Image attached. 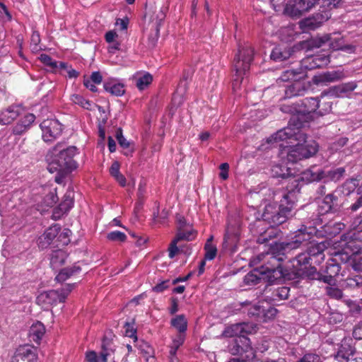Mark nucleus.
I'll return each mask as SVG.
<instances>
[{
	"mask_svg": "<svg viewBox=\"0 0 362 362\" xmlns=\"http://www.w3.org/2000/svg\"><path fill=\"white\" fill-rule=\"evenodd\" d=\"M299 193L298 183L294 182L291 188H288L281 194L280 204L269 203L264 207L262 221H257L250 225V231L254 236L257 235L255 241L259 244L269 245V249H325V241H318L312 236L313 229L307 231V227L301 228L290 239L285 241L276 240L280 230L275 226L286 221L292 216V210Z\"/></svg>",
	"mask_w": 362,
	"mask_h": 362,
	"instance_id": "obj_1",
	"label": "nucleus"
},
{
	"mask_svg": "<svg viewBox=\"0 0 362 362\" xmlns=\"http://www.w3.org/2000/svg\"><path fill=\"white\" fill-rule=\"evenodd\" d=\"M284 250H267L255 257L250 262L255 269L247 273L243 282L247 286L257 284L262 279H267L269 282L280 279L283 274L281 262L286 258Z\"/></svg>",
	"mask_w": 362,
	"mask_h": 362,
	"instance_id": "obj_2",
	"label": "nucleus"
},
{
	"mask_svg": "<svg viewBox=\"0 0 362 362\" xmlns=\"http://www.w3.org/2000/svg\"><path fill=\"white\" fill-rule=\"evenodd\" d=\"M339 208L338 197L333 193L328 194L319 204L317 214L315 217L313 216L311 218L313 226H309L308 231H310L312 229L315 230L312 233L315 240L325 238V240H322L326 243L327 247L325 249L330 247V243L327 240L338 234L344 228V224L340 222L330 221L320 226V228H317V226L322 224L325 215L329 213H335L339 211Z\"/></svg>",
	"mask_w": 362,
	"mask_h": 362,
	"instance_id": "obj_3",
	"label": "nucleus"
},
{
	"mask_svg": "<svg viewBox=\"0 0 362 362\" xmlns=\"http://www.w3.org/2000/svg\"><path fill=\"white\" fill-rule=\"evenodd\" d=\"M247 325L244 322L236 323L226 327L223 330V337H234L228 344V351L233 355L238 356L228 362H252L256 357L250 339L243 334L247 332Z\"/></svg>",
	"mask_w": 362,
	"mask_h": 362,
	"instance_id": "obj_4",
	"label": "nucleus"
},
{
	"mask_svg": "<svg viewBox=\"0 0 362 362\" xmlns=\"http://www.w3.org/2000/svg\"><path fill=\"white\" fill-rule=\"evenodd\" d=\"M76 153L77 148L75 146L62 148L61 145H57L49 151L47 159L51 162L50 165H57L54 168L56 170L59 168V170L69 173L78 168V163L74 160ZM49 170H52V166H50Z\"/></svg>",
	"mask_w": 362,
	"mask_h": 362,
	"instance_id": "obj_5",
	"label": "nucleus"
},
{
	"mask_svg": "<svg viewBox=\"0 0 362 362\" xmlns=\"http://www.w3.org/2000/svg\"><path fill=\"white\" fill-rule=\"evenodd\" d=\"M254 50L249 44L239 46L238 52L233 61V68L235 72L233 81V89L234 91L238 90L244 81V76H246L250 69V64L253 60Z\"/></svg>",
	"mask_w": 362,
	"mask_h": 362,
	"instance_id": "obj_6",
	"label": "nucleus"
},
{
	"mask_svg": "<svg viewBox=\"0 0 362 362\" xmlns=\"http://www.w3.org/2000/svg\"><path fill=\"white\" fill-rule=\"evenodd\" d=\"M325 250H305L298 255L292 261L293 267L296 272L305 273V270L310 268L312 274L309 276L312 279H319L320 274L317 272L315 265L320 264L325 259Z\"/></svg>",
	"mask_w": 362,
	"mask_h": 362,
	"instance_id": "obj_7",
	"label": "nucleus"
},
{
	"mask_svg": "<svg viewBox=\"0 0 362 362\" xmlns=\"http://www.w3.org/2000/svg\"><path fill=\"white\" fill-rule=\"evenodd\" d=\"M305 135V141L297 140L298 142L290 146L286 151V160L291 164L303 158H308L314 156L317 150L318 145L315 141H307Z\"/></svg>",
	"mask_w": 362,
	"mask_h": 362,
	"instance_id": "obj_8",
	"label": "nucleus"
},
{
	"mask_svg": "<svg viewBox=\"0 0 362 362\" xmlns=\"http://www.w3.org/2000/svg\"><path fill=\"white\" fill-rule=\"evenodd\" d=\"M302 71H297L292 69H288L283 72L280 77L281 81H288L293 80V82L285 85L284 87V99L291 98L293 97L303 95L305 92V87L300 80L303 78L300 74Z\"/></svg>",
	"mask_w": 362,
	"mask_h": 362,
	"instance_id": "obj_9",
	"label": "nucleus"
},
{
	"mask_svg": "<svg viewBox=\"0 0 362 362\" xmlns=\"http://www.w3.org/2000/svg\"><path fill=\"white\" fill-rule=\"evenodd\" d=\"M305 134L302 132L298 127H294L291 124L277 131L274 134L267 139V142L272 145L277 144L280 141L286 140H300L305 141Z\"/></svg>",
	"mask_w": 362,
	"mask_h": 362,
	"instance_id": "obj_10",
	"label": "nucleus"
},
{
	"mask_svg": "<svg viewBox=\"0 0 362 362\" xmlns=\"http://www.w3.org/2000/svg\"><path fill=\"white\" fill-rule=\"evenodd\" d=\"M332 56H335L334 52L330 55L322 54L308 57L301 61L300 66L294 70L302 71L303 73L300 76L304 78L306 76L307 70H313L327 65L330 62V57Z\"/></svg>",
	"mask_w": 362,
	"mask_h": 362,
	"instance_id": "obj_11",
	"label": "nucleus"
},
{
	"mask_svg": "<svg viewBox=\"0 0 362 362\" xmlns=\"http://www.w3.org/2000/svg\"><path fill=\"white\" fill-rule=\"evenodd\" d=\"M42 138L45 142H52L59 137L63 131V125L56 119H47L40 125Z\"/></svg>",
	"mask_w": 362,
	"mask_h": 362,
	"instance_id": "obj_12",
	"label": "nucleus"
},
{
	"mask_svg": "<svg viewBox=\"0 0 362 362\" xmlns=\"http://www.w3.org/2000/svg\"><path fill=\"white\" fill-rule=\"evenodd\" d=\"M76 284H66L59 289L49 290L42 293L39 298H42L45 303L51 305L64 303L69 293L75 288Z\"/></svg>",
	"mask_w": 362,
	"mask_h": 362,
	"instance_id": "obj_13",
	"label": "nucleus"
},
{
	"mask_svg": "<svg viewBox=\"0 0 362 362\" xmlns=\"http://www.w3.org/2000/svg\"><path fill=\"white\" fill-rule=\"evenodd\" d=\"M325 170L316 166H312L311 168L302 172L298 177H293L289 180V183L286 186L288 188H291L294 185V182L298 183V187L300 189V182H305L306 184L313 182H317L324 177Z\"/></svg>",
	"mask_w": 362,
	"mask_h": 362,
	"instance_id": "obj_14",
	"label": "nucleus"
},
{
	"mask_svg": "<svg viewBox=\"0 0 362 362\" xmlns=\"http://www.w3.org/2000/svg\"><path fill=\"white\" fill-rule=\"evenodd\" d=\"M180 227L177 230L175 238L172 240L168 249H181L185 245L184 241H191L197 236V231L192 226H185L184 221L180 219Z\"/></svg>",
	"mask_w": 362,
	"mask_h": 362,
	"instance_id": "obj_15",
	"label": "nucleus"
},
{
	"mask_svg": "<svg viewBox=\"0 0 362 362\" xmlns=\"http://www.w3.org/2000/svg\"><path fill=\"white\" fill-rule=\"evenodd\" d=\"M331 17V13L327 10L313 14L312 16L303 19L299 23V26L303 32H309L320 27L322 23Z\"/></svg>",
	"mask_w": 362,
	"mask_h": 362,
	"instance_id": "obj_16",
	"label": "nucleus"
},
{
	"mask_svg": "<svg viewBox=\"0 0 362 362\" xmlns=\"http://www.w3.org/2000/svg\"><path fill=\"white\" fill-rule=\"evenodd\" d=\"M241 228L239 223H229L223 238V249H237L240 246Z\"/></svg>",
	"mask_w": 362,
	"mask_h": 362,
	"instance_id": "obj_17",
	"label": "nucleus"
},
{
	"mask_svg": "<svg viewBox=\"0 0 362 362\" xmlns=\"http://www.w3.org/2000/svg\"><path fill=\"white\" fill-rule=\"evenodd\" d=\"M18 192H10L7 183L0 182V215L1 216L4 212L8 211L16 206L14 196Z\"/></svg>",
	"mask_w": 362,
	"mask_h": 362,
	"instance_id": "obj_18",
	"label": "nucleus"
},
{
	"mask_svg": "<svg viewBox=\"0 0 362 362\" xmlns=\"http://www.w3.org/2000/svg\"><path fill=\"white\" fill-rule=\"evenodd\" d=\"M37 350L30 345L20 346L11 358V362H37Z\"/></svg>",
	"mask_w": 362,
	"mask_h": 362,
	"instance_id": "obj_19",
	"label": "nucleus"
},
{
	"mask_svg": "<svg viewBox=\"0 0 362 362\" xmlns=\"http://www.w3.org/2000/svg\"><path fill=\"white\" fill-rule=\"evenodd\" d=\"M357 87L356 81H350L348 83H341L338 86H333L329 88L327 93L323 92L321 95H329L336 98H344L354 90Z\"/></svg>",
	"mask_w": 362,
	"mask_h": 362,
	"instance_id": "obj_20",
	"label": "nucleus"
},
{
	"mask_svg": "<svg viewBox=\"0 0 362 362\" xmlns=\"http://www.w3.org/2000/svg\"><path fill=\"white\" fill-rule=\"evenodd\" d=\"M80 262H75L71 267H66L61 269L56 275L54 280L59 284H63L66 280L75 276L81 272Z\"/></svg>",
	"mask_w": 362,
	"mask_h": 362,
	"instance_id": "obj_21",
	"label": "nucleus"
},
{
	"mask_svg": "<svg viewBox=\"0 0 362 362\" xmlns=\"http://www.w3.org/2000/svg\"><path fill=\"white\" fill-rule=\"evenodd\" d=\"M346 77L343 70L328 71L315 77V82L317 84L327 85L328 83H333L340 81Z\"/></svg>",
	"mask_w": 362,
	"mask_h": 362,
	"instance_id": "obj_22",
	"label": "nucleus"
},
{
	"mask_svg": "<svg viewBox=\"0 0 362 362\" xmlns=\"http://www.w3.org/2000/svg\"><path fill=\"white\" fill-rule=\"evenodd\" d=\"M326 42H329V47L334 51H339L344 44V40L342 37H340L339 35L335 36V34H329L325 35L317 39L315 42V44L317 47H321Z\"/></svg>",
	"mask_w": 362,
	"mask_h": 362,
	"instance_id": "obj_23",
	"label": "nucleus"
},
{
	"mask_svg": "<svg viewBox=\"0 0 362 362\" xmlns=\"http://www.w3.org/2000/svg\"><path fill=\"white\" fill-rule=\"evenodd\" d=\"M61 230L59 225L54 224L48 228L45 233L39 238V247L42 249L49 245Z\"/></svg>",
	"mask_w": 362,
	"mask_h": 362,
	"instance_id": "obj_24",
	"label": "nucleus"
},
{
	"mask_svg": "<svg viewBox=\"0 0 362 362\" xmlns=\"http://www.w3.org/2000/svg\"><path fill=\"white\" fill-rule=\"evenodd\" d=\"M103 87L106 92L117 97L122 96L125 93V85L117 78L105 81Z\"/></svg>",
	"mask_w": 362,
	"mask_h": 362,
	"instance_id": "obj_25",
	"label": "nucleus"
},
{
	"mask_svg": "<svg viewBox=\"0 0 362 362\" xmlns=\"http://www.w3.org/2000/svg\"><path fill=\"white\" fill-rule=\"evenodd\" d=\"M320 107V100L317 98H305L299 103L300 114L306 116L310 113L317 112Z\"/></svg>",
	"mask_w": 362,
	"mask_h": 362,
	"instance_id": "obj_26",
	"label": "nucleus"
},
{
	"mask_svg": "<svg viewBox=\"0 0 362 362\" xmlns=\"http://www.w3.org/2000/svg\"><path fill=\"white\" fill-rule=\"evenodd\" d=\"M290 288L287 286H281L274 290L270 295L269 291H266L264 294V301H269V303H276L281 300L287 299L289 296Z\"/></svg>",
	"mask_w": 362,
	"mask_h": 362,
	"instance_id": "obj_27",
	"label": "nucleus"
},
{
	"mask_svg": "<svg viewBox=\"0 0 362 362\" xmlns=\"http://www.w3.org/2000/svg\"><path fill=\"white\" fill-rule=\"evenodd\" d=\"M242 308H246L247 310V315L250 317H254L257 321L261 322V318L263 313L264 302L259 301L257 303L252 304L250 301L245 300L240 303Z\"/></svg>",
	"mask_w": 362,
	"mask_h": 362,
	"instance_id": "obj_28",
	"label": "nucleus"
},
{
	"mask_svg": "<svg viewBox=\"0 0 362 362\" xmlns=\"http://www.w3.org/2000/svg\"><path fill=\"white\" fill-rule=\"evenodd\" d=\"M360 239L356 233L349 232L341 236V242L339 245L334 246L332 249H361V246L354 244V241Z\"/></svg>",
	"mask_w": 362,
	"mask_h": 362,
	"instance_id": "obj_29",
	"label": "nucleus"
},
{
	"mask_svg": "<svg viewBox=\"0 0 362 362\" xmlns=\"http://www.w3.org/2000/svg\"><path fill=\"white\" fill-rule=\"evenodd\" d=\"M21 107L11 105L0 112V124L6 125L11 123L20 115Z\"/></svg>",
	"mask_w": 362,
	"mask_h": 362,
	"instance_id": "obj_30",
	"label": "nucleus"
},
{
	"mask_svg": "<svg viewBox=\"0 0 362 362\" xmlns=\"http://www.w3.org/2000/svg\"><path fill=\"white\" fill-rule=\"evenodd\" d=\"M35 120V115L32 113L26 114L13 127V133L20 135L26 132Z\"/></svg>",
	"mask_w": 362,
	"mask_h": 362,
	"instance_id": "obj_31",
	"label": "nucleus"
},
{
	"mask_svg": "<svg viewBox=\"0 0 362 362\" xmlns=\"http://www.w3.org/2000/svg\"><path fill=\"white\" fill-rule=\"evenodd\" d=\"M291 163L287 160V164L284 163L276 164L272 166V171L274 177L286 178L294 176L295 171L292 168Z\"/></svg>",
	"mask_w": 362,
	"mask_h": 362,
	"instance_id": "obj_32",
	"label": "nucleus"
},
{
	"mask_svg": "<svg viewBox=\"0 0 362 362\" xmlns=\"http://www.w3.org/2000/svg\"><path fill=\"white\" fill-rule=\"evenodd\" d=\"M45 334L44 325L37 321L32 325L29 329V338L31 341L39 344Z\"/></svg>",
	"mask_w": 362,
	"mask_h": 362,
	"instance_id": "obj_33",
	"label": "nucleus"
},
{
	"mask_svg": "<svg viewBox=\"0 0 362 362\" xmlns=\"http://www.w3.org/2000/svg\"><path fill=\"white\" fill-rule=\"evenodd\" d=\"M68 254L66 250H52L50 255V265L55 269L62 266L66 262Z\"/></svg>",
	"mask_w": 362,
	"mask_h": 362,
	"instance_id": "obj_34",
	"label": "nucleus"
},
{
	"mask_svg": "<svg viewBox=\"0 0 362 362\" xmlns=\"http://www.w3.org/2000/svg\"><path fill=\"white\" fill-rule=\"evenodd\" d=\"M136 86L139 90L146 89L153 81V76L148 72L136 74L134 76Z\"/></svg>",
	"mask_w": 362,
	"mask_h": 362,
	"instance_id": "obj_35",
	"label": "nucleus"
},
{
	"mask_svg": "<svg viewBox=\"0 0 362 362\" xmlns=\"http://www.w3.org/2000/svg\"><path fill=\"white\" fill-rule=\"evenodd\" d=\"M334 358L338 362H362L361 358L360 361H358L354 357V352L351 348H340Z\"/></svg>",
	"mask_w": 362,
	"mask_h": 362,
	"instance_id": "obj_36",
	"label": "nucleus"
},
{
	"mask_svg": "<svg viewBox=\"0 0 362 362\" xmlns=\"http://www.w3.org/2000/svg\"><path fill=\"white\" fill-rule=\"evenodd\" d=\"M170 325L178 331L177 334H184L186 335L187 329V320L184 315H177L171 319Z\"/></svg>",
	"mask_w": 362,
	"mask_h": 362,
	"instance_id": "obj_37",
	"label": "nucleus"
},
{
	"mask_svg": "<svg viewBox=\"0 0 362 362\" xmlns=\"http://www.w3.org/2000/svg\"><path fill=\"white\" fill-rule=\"evenodd\" d=\"M101 347L102 351L100 356V362H107V357L115 351V346L110 339L105 337L102 341Z\"/></svg>",
	"mask_w": 362,
	"mask_h": 362,
	"instance_id": "obj_38",
	"label": "nucleus"
},
{
	"mask_svg": "<svg viewBox=\"0 0 362 362\" xmlns=\"http://www.w3.org/2000/svg\"><path fill=\"white\" fill-rule=\"evenodd\" d=\"M70 100L74 104L77 105L87 110H92L95 106L93 103L89 100L86 99L83 96L79 94L71 95Z\"/></svg>",
	"mask_w": 362,
	"mask_h": 362,
	"instance_id": "obj_39",
	"label": "nucleus"
},
{
	"mask_svg": "<svg viewBox=\"0 0 362 362\" xmlns=\"http://www.w3.org/2000/svg\"><path fill=\"white\" fill-rule=\"evenodd\" d=\"M74 192L67 190L64 196L62 202L59 205V209L62 213H67L74 206Z\"/></svg>",
	"mask_w": 362,
	"mask_h": 362,
	"instance_id": "obj_40",
	"label": "nucleus"
},
{
	"mask_svg": "<svg viewBox=\"0 0 362 362\" xmlns=\"http://www.w3.org/2000/svg\"><path fill=\"white\" fill-rule=\"evenodd\" d=\"M344 173L345 169L344 168H337L329 171H325L322 180H325V182H337L344 176Z\"/></svg>",
	"mask_w": 362,
	"mask_h": 362,
	"instance_id": "obj_41",
	"label": "nucleus"
},
{
	"mask_svg": "<svg viewBox=\"0 0 362 362\" xmlns=\"http://www.w3.org/2000/svg\"><path fill=\"white\" fill-rule=\"evenodd\" d=\"M265 302L267 305L263 306V313L261 322H267V320L274 317L277 314V310L271 306V305H275L276 303H269V301Z\"/></svg>",
	"mask_w": 362,
	"mask_h": 362,
	"instance_id": "obj_42",
	"label": "nucleus"
},
{
	"mask_svg": "<svg viewBox=\"0 0 362 362\" xmlns=\"http://www.w3.org/2000/svg\"><path fill=\"white\" fill-rule=\"evenodd\" d=\"M186 335L184 334H177L172 341V344L170 345V355H175V353H177L179 348L182 346L185 341Z\"/></svg>",
	"mask_w": 362,
	"mask_h": 362,
	"instance_id": "obj_43",
	"label": "nucleus"
},
{
	"mask_svg": "<svg viewBox=\"0 0 362 362\" xmlns=\"http://www.w3.org/2000/svg\"><path fill=\"white\" fill-rule=\"evenodd\" d=\"M71 234V231L68 228H65L63 230V231L59 232L57 235V238L56 240L58 243L56 245V247L68 245V244L70 243L69 237Z\"/></svg>",
	"mask_w": 362,
	"mask_h": 362,
	"instance_id": "obj_44",
	"label": "nucleus"
},
{
	"mask_svg": "<svg viewBox=\"0 0 362 362\" xmlns=\"http://www.w3.org/2000/svg\"><path fill=\"white\" fill-rule=\"evenodd\" d=\"M324 357L322 355L315 352H309L303 356L296 362H323Z\"/></svg>",
	"mask_w": 362,
	"mask_h": 362,
	"instance_id": "obj_45",
	"label": "nucleus"
},
{
	"mask_svg": "<svg viewBox=\"0 0 362 362\" xmlns=\"http://www.w3.org/2000/svg\"><path fill=\"white\" fill-rule=\"evenodd\" d=\"M280 110L282 112L291 114L293 115H300L299 111V103L293 104H282L280 107Z\"/></svg>",
	"mask_w": 362,
	"mask_h": 362,
	"instance_id": "obj_46",
	"label": "nucleus"
},
{
	"mask_svg": "<svg viewBox=\"0 0 362 362\" xmlns=\"http://www.w3.org/2000/svg\"><path fill=\"white\" fill-rule=\"evenodd\" d=\"M40 36L37 31H33L30 39V49L33 52H37L42 49L40 46Z\"/></svg>",
	"mask_w": 362,
	"mask_h": 362,
	"instance_id": "obj_47",
	"label": "nucleus"
},
{
	"mask_svg": "<svg viewBox=\"0 0 362 362\" xmlns=\"http://www.w3.org/2000/svg\"><path fill=\"white\" fill-rule=\"evenodd\" d=\"M288 54L286 52H282L280 47H275L272 49L270 57L274 61H284L287 59Z\"/></svg>",
	"mask_w": 362,
	"mask_h": 362,
	"instance_id": "obj_48",
	"label": "nucleus"
},
{
	"mask_svg": "<svg viewBox=\"0 0 362 362\" xmlns=\"http://www.w3.org/2000/svg\"><path fill=\"white\" fill-rule=\"evenodd\" d=\"M107 240L114 242H124L127 239V235L120 231L114 230L107 233Z\"/></svg>",
	"mask_w": 362,
	"mask_h": 362,
	"instance_id": "obj_49",
	"label": "nucleus"
},
{
	"mask_svg": "<svg viewBox=\"0 0 362 362\" xmlns=\"http://www.w3.org/2000/svg\"><path fill=\"white\" fill-rule=\"evenodd\" d=\"M40 61L46 66L56 69L58 66V62L54 60L50 56L46 54H42L40 57Z\"/></svg>",
	"mask_w": 362,
	"mask_h": 362,
	"instance_id": "obj_50",
	"label": "nucleus"
},
{
	"mask_svg": "<svg viewBox=\"0 0 362 362\" xmlns=\"http://www.w3.org/2000/svg\"><path fill=\"white\" fill-rule=\"evenodd\" d=\"M115 136H116V139L121 147H122V148L129 147V143L127 141V140L123 136L122 129L119 128L117 129Z\"/></svg>",
	"mask_w": 362,
	"mask_h": 362,
	"instance_id": "obj_51",
	"label": "nucleus"
},
{
	"mask_svg": "<svg viewBox=\"0 0 362 362\" xmlns=\"http://www.w3.org/2000/svg\"><path fill=\"white\" fill-rule=\"evenodd\" d=\"M125 336L132 338L134 341L137 340L136 331L134 327L129 322H126L125 325Z\"/></svg>",
	"mask_w": 362,
	"mask_h": 362,
	"instance_id": "obj_52",
	"label": "nucleus"
},
{
	"mask_svg": "<svg viewBox=\"0 0 362 362\" xmlns=\"http://www.w3.org/2000/svg\"><path fill=\"white\" fill-rule=\"evenodd\" d=\"M327 292L330 297L336 299H340L343 296L342 291L338 288L329 287L327 288Z\"/></svg>",
	"mask_w": 362,
	"mask_h": 362,
	"instance_id": "obj_53",
	"label": "nucleus"
},
{
	"mask_svg": "<svg viewBox=\"0 0 362 362\" xmlns=\"http://www.w3.org/2000/svg\"><path fill=\"white\" fill-rule=\"evenodd\" d=\"M129 25V19L128 18H117L115 22V26L118 28V29L121 31H124L127 30Z\"/></svg>",
	"mask_w": 362,
	"mask_h": 362,
	"instance_id": "obj_54",
	"label": "nucleus"
},
{
	"mask_svg": "<svg viewBox=\"0 0 362 362\" xmlns=\"http://www.w3.org/2000/svg\"><path fill=\"white\" fill-rule=\"evenodd\" d=\"M219 169L221 170L219 177L223 180H227L228 178L229 165L227 163H221Z\"/></svg>",
	"mask_w": 362,
	"mask_h": 362,
	"instance_id": "obj_55",
	"label": "nucleus"
},
{
	"mask_svg": "<svg viewBox=\"0 0 362 362\" xmlns=\"http://www.w3.org/2000/svg\"><path fill=\"white\" fill-rule=\"evenodd\" d=\"M318 109L319 110L317 112V114H318L320 115H325L331 111L332 103L327 102V103H322L320 105V107Z\"/></svg>",
	"mask_w": 362,
	"mask_h": 362,
	"instance_id": "obj_56",
	"label": "nucleus"
},
{
	"mask_svg": "<svg viewBox=\"0 0 362 362\" xmlns=\"http://www.w3.org/2000/svg\"><path fill=\"white\" fill-rule=\"evenodd\" d=\"M353 337L356 339H362V321L355 325L353 330Z\"/></svg>",
	"mask_w": 362,
	"mask_h": 362,
	"instance_id": "obj_57",
	"label": "nucleus"
},
{
	"mask_svg": "<svg viewBox=\"0 0 362 362\" xmlns=\"http://www.w3.org/2000/svg\"><path fill=\"white\" fill-rule=\"evenodd\" d=\"M119 168H120V165H119V162H117V161L113 162L110 168V174L111 175V176H112L113 177H115L116 176L120 175L121 173L119 171Z\"/></svg>",
	"mask_w": 362,
	"mask_h": 362,
	"instance_id": "obj_58",
	"label": "nucleus"
},
{
	"mask_svg": "<svg viewBox=\"0 0 362 362\" xmlns=\"http://www.w3.org/2000/svg\"><path fill=\"white\" fill-rule=\"evenodd\" d=\"M118 37V35L115 30H110L107 32L105 35V41L107 43H111L112 42L117 41V37Z\"/></svg>",
	"mask_w": 362,
	"mask_h": 362,
	"instance_id": "obj_59",
	"label": "nucleus"
},
{
	"mask_svg": "<svg viewBox=\"0 0 362 362\" xmlns=\"http://www.w3.org/2000/svg\"><path fill=\"white\" fill-rule=\"evenodd\" d=\"M168 283L169 281H163L158 284H156L153 288V290L158 293H161L163 291H165L168 287Z\"/></svg>",
	"mask_w": 362,
	"mask_h": 362,
	"instance_id": "obj_60",
	"label": "nucleus"
},
{
	"mask_svg": "<svg viewBox=\"0 0 362 362\" xmlns=\"http://www.w3.org/2000/svg\"><path fill=\"white\" fill-rule=\"evenodd\" d=\"M270 1L276 11H281L284 7L286 3V0H270Z\"/></svg>",
	"mask_w": 362,
	"mask_h": 362,
	"instance_id": "obj_61",
	"label": "nucleus"
},
{
	"mask_svg": "<svg viewBox=\"0 0 362 362\" xmlns=\"http://www.w3.org/2000/svg\"><path fill=\"white\" fill-rule=\"evenodd\" d=\"M89 79L95 84H100L103 81V77L99 71H94L91 74Z\"/></svg>",
	"mask_w": 362,
	"mask_h": 362,
	"instance_id": "obj_62",
	"label": "nucleus"
},
{
	"mask_svg": "<svg viewBox=\"0 0 362 362\" xmlns=\"http://www.w3.org/2000/svg\"><path fill=\"white\" fill-rule=\"evenodd\" d=\"M86 359L88 362H98V356L94 351H87L86 354Z\"/></svg>",
	"mask_w": 362,
	"mask_h": 362,
	"instance_id": "obj_63",
	"label": "nucleus"
},
{
	"mask_svg": "<svg viewBox=\"0 0 362 362\" xmlns=\"http://www.w3.org/2000/svg\"><path fill=\"white\" fill-rule=\"evenodd\" d=\"M356 50V45L351 44L346 45L344 43L339 51H342L348 54H353L355 53Z\"/></svg>",
	"mask_w": 362,
	"mask_h": 362,
	"instance_id": "obj_64",
	"label": "nucleus"
}]
</instances>
